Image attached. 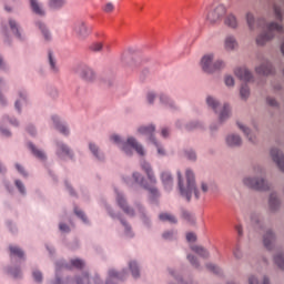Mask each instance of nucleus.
<instances>
[{
  "mask_svg": "<svg viewBox=\"0 0 284 284\" xmlns=\"http://www.w3.org/2000/svg\"><path fill=\"white\" fill-rule=\"evenodd\" d=\"M225 69V61L223 60H216L212 64V73L217 72V70H223Z\"/></svg>",
  "mask_w": 284,
  "mask_h": 284,
  "instance_id": "473e14b6",
  "label": "nucleus"
},
{
  "mask_svg": "<svg viewBox=\"0 0 284 284\" xmlns=\"http://www.w3.org/2000/svg\"><path fill=\"white\" fill-rule=\"evenodd\" d=\"M89 149H90L91 153L93 154V156H95L98 160L103 159V155H100V153H99V148L97 146V144L89 143Z\"/></svg>",
  "mask_w": 284,
  "mask_h": 284,
  "instance_id": "f704fd0d",
  "label": "nucleus"
},
{
  "mask_svg": "<svg viewBox=\"0 0 284 284\" xmlns=\"http://www.w3.org/2000/svg\"><path fill=\"white\" fill-rule=\"evenodd\" d=\"M114 11V4L109 2L103 6V12L104 13H112Z\"/></svg>",
  "mask_w": 284,
  "mask_h": 284,
  "instance_id": "49530a36",
  "label": "nucleus"
},
{
  "mask_svg": "<svg viewBox=\"0 0 284 284\" xmlns=\"http://www.w3.org/2000/svg\"><path fill=\"white\" fill-rule=\"evenodd\" d=\"M16 187L19 189L21 194H23V195L26 194L24 185L20 180H16Z\"/></svg>",
  "mask_w": 284,
  "mask_h": 284,
  "instance_id": "3c124183",
  "label": "nucleus"
},
{
  "mask_svg": "<svg viewBox=\"0 0 284 284\" xmlns=\"http://www.w3.org/2000/svg\"><path fill=\"white\" fill-rule=\"evenodd\" d=\"M75 215L79 216L82 221H84V222L87 221L83 212L79 211L78 209H75Z\"/></svg>",
  "mask_w": 284,
  "mask_h": 284,
  "instance_id": "052dcab7",
  "label": "nucleus"
},
{
  "mask_svg": "<svg viewBox=\"0 0 284 284\" xmlns=\"http://www.w3.org/2000/svg\"><path fill=\"white\" fill-rule=\"evenodd\" d=\"M16 170H18L22 176H28V173H26L24 169L19 163H16Z\"/></svg>",
  "mask_w": 284,
  "mask_h": 284,
  "instance_id": "5fc2aeb1",
  "label": "nucleus"
},
{
  "mask_svg": "<svg viewBox=\"0 0 284 284\" xmlns=\"http://www.w3.org/2000/svg\"><path fill=\"white\" fill-rule=\"evenodd\" d=\"M38 28L41 30L43 38L45 41H51L52 40V34L48 27L43 22H37Z\"/></svg>",
  "mask_w": 284,
  "mask_h": 284,
  "instance_id": "4be33fe9",
  "label": "nucleus"
},
{
  "mask_svg": "<svg viewBox=\"0 0 284 284\" xmlns=\"http://www.w3.org/2000/svg\"><path fill=\"white\" fill-rule=\"evenodd\" d=\"M161 179H162V183L164 184V187L168 190H171L173 185V179L171 173L169 172L162 173Z\"/></svg>",
  "mask_w": 284,
  "mask_h": 284,
  "instance_id": "aec40b11",
  "label": "nucleus"
},
{
  "mask_svg": "<svg viewBox=\"0 0 284 284\" xmlns=\"http://www.w3.org/2000/svg\"><path fill=\"white\" fill-rule=\"evenodd\" d=\"M239 128L243 131V133L245 134V136L248 139V141L251 143L255 142L256 135L255 134H251V130L248 128H245V125L237 123Z\"/></svg>",
  "mask_w": 284,
  "mask_h": 284,
  "instance_id": "b1692460",
  "label": "nucleus"
},
{
  "mask_svg": "<svg viewBox=\"0 0 284 284\" xmlns=\"http://www.w3.org/2000/svg\"><path fill=\"white\" fill-rule=\"evenodd\" d=\"M187 260L190 261V263H191L193 266H195V267L199 266V265H197V262H196V258H195L193 255H187Z\"/></svg>",
  "mask_w": 284,
  "mask_h": 284,
  "instance_id": "13d9d810",
  "label": "nucleus"
},
{
  "mask_svg": "<svg viewBox=\"0 0 284 284\" xmlns=\"http://www.w3.org/2000/svg\"><path fill=\"white\" fill-rule=\"evenodd\" d=\"M224 48L226 51H233L237 48V42L234 37H226L224 41Z\"/></svg>",
  "mask_w": 284,
  "mask_h": 284,
  "instance_id": "412c9836",
  "label": "nucleus"
},
{
  "mask_svg": "<svg viewBox=\"0 0 284 284\" xmlns=\"http://www.w3.org/2000/svg\"><path fill=\"white\" fill-rule=\"evenodd\" d=\"M240 93H241V98L243 100H247L250 98V88H248V85L247 84L242 85Z\"/></svg>",
  "mask_w": 284,
  "mask_h": 284,
  "instance_id": "58836bf2",
  "label": "nucleus"
},
{
  "mask_svg": "<svg viewBox=\"0 0 284 284\" xmlns=\"http://www.w3.org/2000/svg\"><path fill=\"white\" fill-rule=\"evenodd\" d=\"M233 256H235V258H241L242 257V253H241L240 248L233 250Z\"/></svg>",
  "mask_w": 284,
  "mask_h": 284,
  "instance_id": "69168bd1",
  "label": "nucleus"
},
{
  "mask_svg": "<svg viewBox=\"0 0 284 284\" xmlns=\"http://www.w3.org/2000/svg\"><path fill=\"white\" fill-rule=\"evenodd\" d=\"M230 112H231L230 105L224 104L222 108V111L220 113V121L223 122V121L227 120L230 118Z\"/></svg>",
  "mask_w": 284,
  "mask_h": 284,
  "instance_id": "bb28decb",
  "label": "nucleus"
},
{
  "mask_svg": "<svg viewBox=\"0 0 284 284\" xmlns=\"http://www.w3.org/2000/svg\"><path fill=\"white\" fill-rule=\"evenodd\" d=\"M121 149L128 156L132 155V149L135 150L139 155H144L143 146L133 136L128 138Z\"/></svg>",
  "mask_w": 284,
  "mask_h": 284,
  "instance_id": "20e7f679",
  "label": "nucleus"
},
{
  "mask_svg": "<svg viewBox=\"0 0 284 284\" xmlns=\"http://www.w3.org/2000/svg\"><path fill=\"white\" fill-rule=\"evenodd\" d=\"M256 72L261 75H268L272 73V64L268 61H264L263 64L256 67Z\"/></svg>",
  "mask_w": 284,
  "mask_h": 284,
  "instance_id": "f3484780",
  "label": "nucleus"
},
{
  "mask_svg": "<svg viewBox=\"0 0 284 284\" xmlns=\"http://www.w3.org/2000/svg\"><path fill=\"white\" fill-rule=\"evenodd\" d=\"M78 72L85 81H92L95 78L94 71L87 65L81 67Z\"/></svg>",
  "mask_w": 284,
  "mask_h": 284,
  "instance_id": "ddd939ff",
  "label": "nucleus"
},
{
  "mask_svg": "<svg viewBox=\"0 0 284 284\" xmlns=\"http://www.w3.org/2000/svg\"><path fill=\"white\" fill-rule=\"evenodd\" d=\"M78 268L81 270L84 267V262L80 258H74L70 261V265L69 264H63V263H58L55 264V271L59 272L61 268L64 270H72V268Z\"/></svg>",
  "mask_w": 284,
  "mask_h": 284,
  "instance_id": "0eeeda50",
  "label": "nucleus"
},
{
  "mask_svg": "<svg viewBox=\"0 0 284 284\" xmlns=\"http://www.w3.org/2000/svg\"><path fill=\"white\" fill-rule=\"evenodd\" d=\"M243 183L253 190L267 191L270 189L267 182H265V179L263 178H244Z\"/></svg>",
  "mask_w": 284,
  "mask_h": 284,
  "instance_id": "39448f33",
  "label": "nucleus"
},
{
  "mask_svg": "<svg viewBox=\"0 0 284 284\" xmlns=\"http://www.w3.org/2000/svg\"><path fill=\"white\" fill-rule=\"evenodd\" d=\"M65 4V0H50L49 7L53 10L61 9Z\"/></svg>",
  "mask_w": 284,
  "mask_h": 284,
  "instance_id": "c85d7f7f",
  "label": "nucleus"
},
{
  "mask_svg": "<svg viewBox=\"0 0 284 284\" xmlns=\"http://www.w3.org/2000/svg\"><path fill=\"white\" fill-rule=\"evenodd\" d=\"M129 268L131 271V274L133 276V278H139L140 276V271H139V266L136 264V262L132 261L129 263Z\"/></svg>",
  "mask_w": 284,
  "mask_h": 284,
  "instance_id": "cd10ccee",
  "label": "nucleus"
},
{
  "mask_svg": "<svg viewBox=\"0 0 284 284\" xmlns=\"http://www.w3.org/2000/svg\"><path fill=\"white\" fill-rule=\"evenodd\" d=\"M29 149L31 150L32 154L36 155L39 160L41 161L45 160L44 153L38 150L32 143H29Z\"/></svg>",
  "mask_w": 284,
  "mask_h": 284,
  "instance_id": "a878e982",
  "label": "nucleus"
},
{
  "mask_svg": "<svg viewBox=\"0 0 284 284\" xmlns=\"http://www.w3.org/2000/svg\"><path fill=\"white\" fill-rule=\"evenodd\" d=\"M274 241H275L274 233L272 231H266V233L264 234V237H263L264 246L267 250H272Z\"/></svg>",
  "mask_w": 284,
  "mask_h": 284,
  "instance_id": "2eb2a0df",
  "label": "nucleus"
},
{
  "mask_svg": "<svg viewBox=\"0 0 284 284\" xmlns=\"http://www.w3.org/2000/svg\"><path fill=\"white\" fill-rule=\"evenodd\" d=\"M268 204L271 210L274 211L277 209V206L280 205V201L277 200L276 194L273 193L270 195Z\"/></svg>",
  "mask_w": 284,
  "mask_h": 284,
  "instance_id": "2f4dec72",
  "label": "nucleus"
},
{
  "mask_svg": "<svg viewBox=\"0 0 284 284\" xmlns=\"http://www.w3.org/2000/svg\"><path fill=\"white\" fill-rule=\"evenodd\" d=\"M235 75L244 82H251L253 79L251 71L245 67L236 68Z\"/></svg>",
  "mask_w": 284,
  "mask_h": 284,
  "instance_id": "9d476101",
  "label": "nucleus"
},
{
  "mask_svg": "<svg viewBox=\"0 0 284 284\" xmlns=\"http://www.w3.org/2000/svg\"><path fill=\"white\" fill-rule=\"evenodd\" d=\"M274 11H275L276 18H277L278 20H281V19H282L281 9L275 6Z\"/></svg>",
  "mask_w": 284,
  "mask_h": 284,
  "instance_id": "338daca9",
  "label": "nucleus"
},
{
  "mask_svg": "<svg viewBox=\"0 0 284 284\" xmlns=\"http://www.w3.org/2000/svg\"><path fill=\"white\" fill-rule=\"evenodd\" d=\"M9 26H10V29L11 31L13 32V34L18 36V38H21L20 33H19V29H18V24L16 21L13 20H10L9 21Z\"/></svg>",
  "mask_w": 284,
  "mask_h": 284,
  "instance_id": "a19ab883",
  "label": "nucleus"
},
{
  "mask_svg": "<svg viewBox=\"0 0 284 284\" xmlns=\"http://www.w3.org/2000/svg\"><path fill=\"white\" fill-rule=\"evenodd\" d=\"M224 24L230 29H237L239 22L233 13H229L224 19Z\"/></svg>",
  "mask_w": 284,
  "mask_h": 284,
  "instance_id": "dca6fc26",
  "label": "nucleus"
},
{
  "mask_svg": "<svg viewBox=\"0 0 284 284\" xmlns=\"http://www.w3.org/2000/svg\"><path fill=\"white\" fill-rule=\"evenodd\" d=\"M225 14H227V8L225 4H216L206 9L205 21L210 26H215L223 17H225Z\"/></svg>",
  "mask_w": 284,
  "mask_h": 284,
  "instance_id": "f03ea898",
  "label": "nucleus"
},
{
  "mask_svg": "<svg viewBox=\"0 0 284 284\" xmlns=\"http://www.w3.org/2000/svg\"><path fill=\"white\" fill-rule=\"evenodd\" d=\"M173 236H174V232L173 231H168V232L163 233V239H165V240L173 239Z\"/></svg>",
  "mask_w": 284,
  "mask_h": 284,
  "instance_id": "4d7b16f0",
  "label": "nucleus"
},
{
  "mask_svg": "<svg viewBox=\"0 0 284 284\" xmlns=\"http://www.w3.org/2000/svg\"><path fill=\"white\" fill-rule=\"evenodd\" d=\"M52 122L53 124H55V129H58L62 134L69 135L70 131L68 126L60 123V119L58 118V115H52Z\"/></svg>",
  "mask_w": 284,
  "mask_h": 284,
  "instance_id": "a211bd4d",
  "label": "nucleus"
},
{
  "mask_svg": "<svg viewBox=\"0 0 284 284\" xmlns=\"http://www.w3.org/2000/svg\"><path fill=\"white\" fill-rule=\"evenodd\" d=\"M142 169L145 171L148 179L151 183H156L154 173L152 172L151 165L148 162L142 164Z\"/></svg>",
  "mask_w": 284,
  "mask_h": 284,
  "instance_id": "5701e85b",
  "label": "nucleus"
},
{
  "mask_svg": "<svg viewBox=\"0 0 284 284\" xmlns=\"http://www.w3.org/2000/svg\"><path fill=\"white\" fill-rule=\"evenodd\" d=\"M275 263L277 264V266L281 268V270H284V257L282 254H277L275 256Z\"/></svg>",
  "mask_w": 284,
  "mask_h": 284,
  "instance_id": "c03bdc74",
  "label": "nucleus"
},
{
  "mask_svg": "<svg viewBox=\"0 0 284 284\" xmlns=\"http://www.w3.org/2000/svg\"><path fill=\"white\" fill-rule=\"evenodd\" d=\"M224 83H225V85L229 87V88L234 87V78L231 77V75H226V77L224 78Z\"/></svg>",
  "mask_w": 284,
  "mask_h": 284,
  "instance_id": "8fccbe9b",
  "label": "nucleus"
},
{
  "mask_svg": "<svg viewBox=\"0 0 284 284\" xmlns=\"http://www.w3.org/2000/svg\"><path fill=\"white\" fill-rule=\"evenodd\" d=\"M124 278V273H119L115 270L109 271V278L106 281V284L116 283L118 281H122ZM100 280H95V284H99Z\"/></svg>",
  "mask_w": 284,
  "mask_h": 284,
  "instance_id": "f8f14e48",
  "label": "nucleus"
},
{
  "mask_svg": "<svg viewBox=\"0 0 284 284\" xmlns=\"http://www.w3.org/2000/svg\"><path fill=\"white\" fill-rule=\"evenodd\" d=\"M281 32H283L282 26L277 22H271L266 26V32L257 37L256 42L258 45H265V43L271 41L275 34H281Z\"/></svg>",
  "mask_w": 284,
  "mask_h": 284,
  "instance_id": "7ed1b4c3",
  "label": "nucleus"
},
{
  "mask_svg": "<svg viewBox=\"0 0 284 284\" xmlns=\"http://www.w3.org/2000/svg\"><path fill=\"white\" fill-rule=\"evenodd\" d=\"M72 33L78 37L80 40H84L91 34L90 28L82 21L73 22Z\"/></svg>",
  "mask_w": 284,
  "mask_h": 284,
  "instance_id": "423d86ee",
  "label": "nucleus"
},
{
  "mask_svg": "<svg viewBox=\"0 0 284 284\" xmlns=\"http://www.w3.org/2000/svg\"><path fill=\"white\" fill-rule=\"evenodd\" d=\"M154 99H155V94L154 93H152V92L148 93V102H149V104H153Z\"/></svg>",
  "mask_w": 284,
  "mask_h": 284,
  "instance_id": "e2e57ef3",
  "label": "nucleus"
},
{
  "mask_svg": "<svg viewBox=\"0 0 284 284\" xmlns=\"http://www.w3.org/2000/svg\"><path fill=\"white\" fill-rule=\"evenodd\" d=\"M30 7H31L33 13L39 14V16L44 14V11L41 9V7L37 2V0H30Z\"/></svg>",
  "mask_w": 284,
  "mask_h": 284,
  "instance_id": "393cba45",
  "label": "nucleus"
},
{
  "mask_svg": "<svg viewBox=\"0 0 284 284\" xmlns=\"http://www.w3.org/2000/svg\"><path fill=\"white\" fill-rule=\"evenodd\" d=\"M270 155L272 161L278 165L281 171L284 172V155L277 149H272Z\"/></svg>",
  "mask_w": 284,
  "mask_h": 284,
  "instance_id": "9b49d317",
  "label": "nucleus"
},
{
  "mask_svg": "<svg viewBox=\"0 0 284 284\" xmlns=\"http://www.w3.org/2000/svg\"><path fill=\"white\" fill-rule=\"evenodd\" d=\"M191 250H192L193 252H195L196 254H199V255H200L201 257H203V258H207L209 255H210V253H209L207 250L202 248V247H200V246H193Z\"/></svg>",
  "mask_w": 284,
  "mask_h": 284,
  "instance_id": "7c9ffc66",
  "label": "nucleus"
},
{
  "mask_svg": "<svg viewBox=\"0 0 284 284\" xmlns=\"http://www.w3.org/2000/svg\"><path fill=\"white\" fill-rule=\"evenodd\" d=\"M110 140L115 143V144H120L121 139L119 135H111Z\"/></svg>",
  "mask_w": 284,
  "mask_h": 284,
  "instance_id": "0e129e2a",
  "label": "nucleus"
},
{
  "mask_svg": "<svg viewBox=\"0 0 284 284\" xmlns=\"http://www.w3.org/2000/svg\"><path fill=\"white\" fill-rule=\"evenodd\" d=\"M155 131V128L153 125L150 126H141L139 129V133L143 134V135H152L153 132Z\"/></svg>",
  "mask_w": 284,
  "mask_h": 284,
  "instance_id": "72a5a7b5",
  "label": "nucleus"
},
{
  "mask_svg": "<svg viewBox=\"0 0 284 284\" xmlns=\"http://www.w3.org/2000/svg\"><path fill=\"white\" fill-rule=\"evenodd\" d=\"M206 268L212 272L213 274H221V268H219V266H215L213 264H209L206 265Z\"/></svg>",
  "mask_w": 284,
  "mask_h": 284,
  "instance_id": "a18cd8bd",
  "label": "nucleus"
},
{
  "mask_svg": "<svg viewBox=\"0 0 284 284\" xmlns=\"http://www.w3.org/2000/svg\"><path fill=\"white\" fill-rule=\"evenodd\" d=\"M246 22L251 31H255L258 28L265 29V20H255L252 13H246Z\"/></svg>",
  "mask_w": 284,
  "mask_h": 284,
  "instance_id": "6e6552de",
  "label": "nucleus"
},
{
  "mask_svg": "<svg viewBox=\"0 0 284 284\" xmlns=\"http://www.w3.org/2000/svg\"><path fill=\"white\" fill-rule=\"evenodd\" d=\"M132 178H133V180H135V183H139L142 186H144L145 189H148V185L143 183V178L141 176L140 173H133Z\"/></svg>",
  "mask_w": 284,
  "mask_h": 284,
  "instance_id": "37998d69",
  "label": "nucleus"
},
{
  "mask_svg": "<svg viewBox=\"0 0 284 284\" xmlns=\"http://www.w3.org/2000/svg\"><path fill=\"white\" fill-rule=\"evenodd\" d=\"M32 276H33V280H36V282H39V283L42 282V274L40 271H33Z\"/></svg>",
  "mask_w": 284,
  "mask_h": 284,
  "instance_id": "603ef678",
  "label": "nucleus"
},
{
  "mask_svg": "<svg viewBox=\"0 0 284 284\" xmlns=\"http://www.w3.org/2000/svg\"><path fill=\"white\" fill-rule=\"evenodd\" d=\"M267 104L270 106H277V101L274 98H267Z\"/></svg>",
  "mask_w": 284,
  "mask_h": 284,
  "instance_id": "bf43d9fd",
  "label": "nucleus"
},
{
  "mask_svg": "<svg viewBox=\"0 0 284 284\" xmlns=\"http://www.w3.org/2000/svg\"><path fill=\"white\" fill-rule=\"evenodd\" d=\"M58 146H59V150H58L59 155H70L71 154L70 149L68 146H65L64 144L59 143Z\"/></svg>",
  "mask_w": 284,
  "mask_h": 284,
  "instance_id": "e433bc0d",
  "label": "nucleus"
},
{
  "mask_svg": "<svg viewBox=\"0 0 284 284\" xmlns=\"http://www.w3.org/2000/svg\"><path fill=\"white\" fill-rule=\"evenodd\" d=\"M10 254L13 256H18L19 258L23 257V252L21 248L17 247V246H10Z\"/></svg>",
  "mask_w": 284,
  "mask_h": 284,
  "instance_id": "4c0bfd02",
  "label": "nucleus"
},
{
  "mask_svg": "<svg viewBox=\"0 0 284 284\" xmlns=\"http://www.w3.org/2000/svg\"><path fill=\"white\" fill-rule=\"evenodd\" d=\"M206 103L210 108H212V110L217 112V108H220V104L214 98L212 97L206 98Z\"/></svg>",
  "mask_w": 284,
  "mask_h": 284,
  "instance_id": "c9c22d12",
  "label": "nucleus"
},
{
  "mask_svg": "<svg viewBox=\"0 0 284 284\" xmlns=\"http://www.w3.org/2000/svg\"><path fill=\"white\" fill-rule=\"evenodd\" d=\"M60 231L64 232V233H69L70 232V227L63 223L60 224Z\"/></svg>",
  "mask_w": 284,
  "mask_h": 284,
  "instance_id": "680f3d73",
  "label": "nucleus"
},
{
  "mask_svg": "<svg viewBox=\"0 0 284 284\" xmlns=\"http://www.w3.org/2000/svg\"><path fill=\"white\" fill-rule=\"evenodd\" d=\"M102 47H103L102 42L92 43L91 44V51H93V52H101Z\"/></svg>",
  "mask_w": 284,
  "mask_h": 284,
  "instance_id": "de8ad7c7",
  "label": "nucleus"
},
{
  "mask_svg": "<svg viewBox=\"0 0 284 284\" xmlns=\"http://www.w3.org/2000/svg\"><path fill=\"white\" fill-rule=\"evenodd\" d=\"M160 102L165 106L173 108V101L168 95L161 94Z\"/></svg>",
  "mask_w": 284,
  "mask_h": 284,
  "instance_id": "ea45409f",
  "label": "nucleus"
},
{
  "mask_svg": "<svg viewBox=\"0 0 284 284\" xmlns=\"http://www.w3.org/2000/svg\"><path fill=\"white\" fill-rule=\"evenodd\" d=\"M248 284H258V281L255 276L251 275L248 277Z\"/></svg>",
  "mask_w": 284,
  "mask_h": 284,
  "instance_id": "774afa93",
  "label": "nucleus"
},
{
  "mask_svg": "<svg viewBox=\"0 0 284 284\" xmlns=\"http://www.w3.org/2000/svg\"><path fill=\"white\" fill-rule=\"evenodd\" d=\"M185 156L190 161H195L196 160V153H194L192 150L186 151Z\"/></svg>",
  "mask_w": 284,
  "mask_h": 284,
  "instance_id": "864d4df0",
  "label": "nucleus"
},
{
  "mask_svg": "<svg viewBox=\"0 0 284 284\" xmlns=\"http://www.w3.org/2000/svg\"><path fill=\"white\" fill-rule=\"evenodd\" d=\"M226 144L229 146H239L242 144V139L240 138V135L231 134L226 136Z\"/></svg>",
  "mask_w": 284,
  "mask_h": 284,
  "instance_id": "6ab92c4d",
  "label": "nucleus"
},
{
  "mask_svg": "<svg viewBox=\"0 0 284 284\" xmlns=\"http://www.w3.org/2000/svg\"><path fill=\"white\" fill-rule=\"evenodd\" d=\"M179 190L182 197H184L186 201H191L192 194H195V197L199 200V191L196 189V182H195V175L191 170H186L185 172V182L182 180V175L179 172Z\"/></svg>",
  "mask_w": 284,
  "mask_h": 284,
  "instance_id": "f257e3e1",
  "label": "nucleus"
},
{
  "mask_svg": "<svg viewBox=\"0 0 284 284\" xmlns=\"http://www.w3.org/2000/svg\"><path fill=\"white\" fill-rule=\"evenodd\" d=\"M78 284H90V277L88 274H83L82 277L78 278Z\"/></svg>",
  "mask_w": 284,
  "mask_h": 284,
  "instance_id": "09e8293b",
  "label": "nucleus"
},
{
  "mask_svg": "<svg viewBox=\"0 0 284 284\" xmlns=\"http://www.w3.org/2000/svg\"><path fill=\"white\" fill-rule=\"evenodd\" d=\"M160 221H163V222L168 221L170 223H176L178 222L176 217L174 215L170 214V213H161L160 214Z\"/></svg>",
  "mask_w": 284,
  "mask_h": 284,
  "instance_id": "c756f323",
  "label": "nucleus"
},
{
  "mask_svg": "<svg viewBox=\"0 0 284 284\" xmlns=\"http://www.w3.org/2000/svg\"><path fill=\"white\" fill-rule=\"evenodd\" d=\"M214 54H205L201 60V68L203 72L213 73Z\"/></svg>",
  "mask_w": 284,
  "mask_h": 284,
  "instance_id": "1a4fd4ad",
  "label": "nucleus"
},
{
  "mask_svg": "<svg viewBox=\"0 0 284 284\" xmlns=\"http://www.w3.org/2000/svg\"><path fill=\"white\" fill-rule=\"evenodd\" d=\"M186 241L189 242H195L196 241V235L194 233H187L186 234Z\"/></svg>",
  "mask_w": 284,
  "mask_h": 284,
  "instance_id": "6e6d98bb",
  "label": "nucleus"
},
{
  "mask_svg": "<svg viewBox=\"0 0 284 284\" xmlns=\"http://www.w3.org/2000/svg\"><path fill=\"white\" fill-rule=\"evenodd\" d=\"M116 201H118V204L120 205V207H121L129 216H133V215H134V211L129 207L128 202L124 200V197L122 196L121 193H118Z\"/></svg>",
  "mask_w": 284,
  "mask_h": 284,
  "instance_id": "4468645a",
  "label": "nucleus"
},
{
  "mask_svg": "<svg viewBox=\"0 0 284 284\" xmlns=\"http://www.w3.org/2000/svg\"><path fill=\"white\" fill-rule=\"evenodd\" d=\"M48 58H49L50 69L52 70V72H58L55 60L53 59V55L51 52H49Z\"/></svg>",
  "mask_w": 284,
  "mask_h": 284,
  "instance_id": "79ce46f5",
  "label": "nucleus"
}]
</instances>
